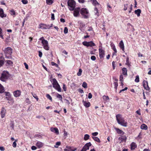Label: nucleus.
<instances>
[{
	"label": "nucleus",
	"mask_w": 151,
	"mask_h": 151,
	"mask_svg": "<svg viewBox=\"0 0 151 151\" xmlns=\"http://www.w3.org/2000/svg\"><path fill=\"white\" fill-rule=\"evenodd\" d=\"M116 120L118 123L124 127H126L127 126V123L125 121L121 115L119 114H117L116 116Z\"/></svg>",
	"instance_id": "nucleus-1"
},
{
	"label": "nucleus",
	"mask_w": 151,
	"mask_h": 151,
	"mask_svg": "<svg viewBox=\"0 0 151 151\" xmlns=\"http://www.w3.org/2000/svg\"><path fill=\"white\" fill-rule=\"evenodd\" d=\"M3 51L5 54L6 58H11V55L12 53V49L9 47L5 48L3 50Z\"/></svg>",
	"instance_id": "nucleus-2"
},
{
	"label": "nucleus",
	"mask_w": 151,
	"mask_h": 151,
	"mask_svg": "<svg viewBox=\"0 0 151 151\" xmlns=\"http://www.w3.org/2000/svg\"><path fill=\"white\" fill-rule=\"evenodd\" d=\"M52 81L51 80L52 82V84L53 87L56 90H57L59 92L61 91V88L60 85L58 83L56 80L54 78L52 79Z\"/></svg>",
	"instance_id": "nucleus-3"
},
{
	"label": "nucleus",
	"mask_w": 151,
	"mask_h": 151,
	"mask_svg": "<svg viewBox=\"0 0 151 151\" xmlns=\"http://www.w3.org/2000/svg\"><path fill=\"white\" fill-rule=\"evenodd\" d=\"M9 75V73L8 72L6 71H3L2 73L0 78V80L4 82L6 81L8 79Z\"/></svg>",
	"instance_id": "nucleus-4"
},
{
	"label": "nucleus",
	"mask_w": 151,
	"mask_h": 151,
	"mask_svg": "<svg viewBox=\"0 0 151 151\" xmlns=\"http://www.w3.org/2000/svg\"><path fill=\"white\" fill-rule=\"evenodd\" d=\"M80 13L84 18L86 19L88 18L89 12L86 9L82 8L80 11Z\"/></svg>",
	"instance_id": "nucleus-5"
},
{
	"label": "nucleus",
	"mask_w": 151,
	"mask_h": 151,
	"mask_svg": "<svg viewBox=\"0 0 151 151\" xmlns=\"http://www.w3.org/2000/svg\"><path fill=\"white\" fill-rule=\"evenodd\" d=\"M68 4L70 7L69 9L70 10H74L76 6V2L73 0H69L68 2Z\"/></svg>",
	"instance_id": "nucleus-6"
},
{
	"label": "nucleus",
	"mask_w": 151,
	"mask_h": 151,
	"mask_svg": "<svg viewBox=\"0 0 151 151\" xmlns=\"http://www.w3.org/2000/svg\"><path fill=\"white\" fill-rule=\"evenodd\" d=\"M41 42L44 49L47 50H49V47L48 46V42L46 40H43Z\"/></svg>",
	"instance_id": "nucleus-7"
},
{
	"label": "nucleus",
	"mask_w": 151,
	"mask_h": 151,
	"mask_svg": "<svg viewBox=\"0 0 151 151\" xmlns=\"http://www.w3.org/2000/svg\"><path fill=\"white\" fill-rule=\"evenodd\" d=\"M83 45L87 47H92L95 45V44L92 41L89 42H83Z\"/></svg>",
	"instance_id": "nucleus-8"
},
{
	"label": "nucleus",
	"mask_w": 151,
	"mask_h": 151,
	"mask_svg": "<svg viewBox=\"0 0 151 151\" xmlns=\"http://www.w3.org/2000/svg\"><path fill=\"white\" fill-rule=\"evenodd\" d=\"M91 144L90 142L87 143L83 147L81 151H86L89 149V147L91 145Z\"/></svg>",
	"instance_id": "nucleus-9"
},
{
	"label": "nucleus",
	"mask_w": 151,
	"mask_h": 151,
	"mask_svg": "<svg viewBox=\"0 0 151 151\" xmlns=\"http://www.w3.org/2000/svg\"><path fill=\"white\" fill-rule=\"evenodd\" d=\"M73 15L75 17H77L79 15V12L80 11V8L79 7L74 9Z\"/></svg>",
	"instance_id": "nucleus-10"
},
{
	"label": "nucleus",
	"mask_w": 151,
	"mask_h": 151,
	"mask_svg": "<svg viewBox=\"0 0 151 151\" xmlns=\"http://www.w3.org/2000/svg\"><path fill=\"white\" fill-rule=\"evenodd\" d=\"M143 85L145 88L147 90H149L150 88L148 86L147 81L144 80L143 82Z\"/></svg>",
	"instance_id": "nucleus-11"
},
{
	"label": "nucleus",
	"mask_w": 151,
	"mask_h": 151,
	"mask_svg": "<svg viewBox=\"0 0 151 151\" xmlns=\"http://www.w3.org/2000/svg\"><path fill=\"white\" fill-rule=\"evenodd\" d=\"M21 93V91L19 90L15 91L13 92L14 95L15 97H19L20 96Z\"/></svg>",
	"instance_id": "nucleus-12"
},
{
	"label": "nucleus",
	"mask_w": 151,
	"mask_h": 151,
	"mask_svg": "<svg viewBox=\"0 0 151 151\" xmlns=\"http://www.w3.org/2000/svg\"><path fill=\"white\" fill-rule=\"evenodd\" d=\"M99 56L100 58H101L104 57V51L102 48H99Z\"/></svg>",
	"instance_id": "nucleus-13"
},
{
	"label": "nucleus",
	"mask_w": 151,
	"mask_h": 151,
	"mask_svg": "<svg viewBox=\"0 0 151 151\" xmlns=\"http://www.w3.org/2000/svg\"><path fill=\"white\" fill-rule=\"evenodd\" d=\"M50 130L52 132H54L55 133L57 134H59V130L58 128L56 127L55 128H51L50 129Z\"/></svg>",
	"instance_id": "nucleus-14"
},
{
	"label": "nucleus",
	"mask_w": 151,
	"mask_h": 151,
	"mask_svg": "<svg viewBox=\"0 0 151 151\" xmlns=\"http://www.w3.org/2000/svg\"><path fill=\"white\" fill-rule=\"evenodd\" d=\"M6 113V110L4 108H2L1 112V115L2 118H3L5 116Z\"/></svg>",
	"instance_id": "nucleus-15"
},
{
	"label": "nucleus",
	"mask_w": 151,
	"mask_h": 151,
	"mask_svg": "<svg viewBox=\"0 0 151 151\" xmlns=\"http://www.w3.org/2000/svg\"><path fill=\"white\" fill-rule=\"evenodd\" d=\"M121 137L119 138V139L121 140V142L126 141L127 139V137L125 135H121Z\"/></svg>",
	"instance_id": "nucleus-16"
},
{
	"label": "nucleus",
	"mask_w": 151,
	"mask_h": 151,
	"mask_svg": "<svg viewBox=\"0 0 151 151\" xmlns=\"http://www.w3.org/2000/svg\"><path fill=\"white\" fill-rule=\"evenodd\" d=\"M119 46L122 49V50L124 52V45L122 40H121L119 43Z\"/></svg>",
	"instance_id": "nucleus-17"
},
{
	"label": "nucleus",
	"mask_w": 151,
	"mask_h": 151,
	"mask_svg": "<svg viewBox=\"0 0 151 151\" xmlns=\"http://www.w3.org/2000/svg\"><path fill=\"white\" fill-rule=\"evenodd\" d=\"M6 15L4 14V11L3 9L1 8H0V17L2 18L5 17Z\"/></svg>",
	"instance_id": "nucleus-18"
},
{
	"label": "nucleus",
	"mask_w": 151,
	"mask_h": 151,
	"mask_svg": "<svg viewBox=\"0 0 151 151\" xmlns=\"http://www.w3.org/2000/svg\"><path fill=\"white\" fill-rule=\"evenodd\" d=\"M131 149V150H134L137 147V145L136 143L134 142H132L130 145Z\"/></svg>",
	"instance_id": "nucleus-19"
},
{
	"label": "nucleus",
	"mask_w": 151,
	"mask_h": 151,
	"mask_svg": "<svg viewBox=\"0 0 151 151\" xmlns=\"http://www.w3.org/2000/svg\"><path fill=\"white\" fill-rule=\"evenodd\" d=\"M114 129L118 134L122 135L124 134V133L122 130L116 128H115Z\"/></svg>",
	"instance_id": "nucleus-20"
},
{
	"label": "nucleus",
	"mask_w": 151,
	"mask_h": 151,
	"mask_svg": "<svg viewBox=\"0 0 151 151\" xmlns=\"http://www.w3.org/2000/svg\"><path fill=\"white\" fill-rule=\"evenodd\" d=\"M83 102L84 105L86 107H88L90 106V103L89 102H87L86 101L83 100Z\"/></svg>",
	"instance_id": "nucleus-21"
},
{
	"label": "nucleus",
	"mask_w": 151,
	"mask_h": 151,
	"mask_svg": "<svg viewBox=\"0 0 151 151\" xmlns=\"http://www.w3.org/2000/svg\"><path fill=\"white\" fill-rule=\"evenodd\" d=\"M141 12V11L140 9H138L134 11V13L137 14V16L139 17L140 16V14Z\"/></svg>",
	"instance_id": "nucleus-22"
},
{
	"label": "nucleus",
	"mask_w": 151,
	"mask_h": 151,
	"mask_svg": "<svg viewBox=\"0 0 151 151\" xmlns=\"http://www.w3.org/2000/svg\"><path fill=\"white\" fill-rule=\"evenodd\" d=\"M122 74L127 76V70L126 68H122Z\"/></svg>",
	"instance_id": "nucleus-23"
},
{
	"label": "nucleus",
	"mask_w": 151,
	"mask_h": 151,
	"mask_svg": "<svg viewBox=\"0 0 151 151\" xmlns=\"http://www.w3.org/2000/svg\"><path fill=\"white\" fill-rule=\"evenodd\" d=\"M43 143L40 142H37L36 144V146L39 148L43 146Z\"/></svg>",
	"instance_id": "nucleus-24"
},
{
	"label": "nucleus",
	"mask_w": 151,
	"mask_h": 151,
	"mask_svg": "<svg viewBox=\"0 0 151 151\" xmlns=\"http://www.w3.org/2000/svg\"><path fill=\"white\" fill-rule=\"evenodd\" d=\"M141 129H142L147 130V127L146 124H143L141 126Z\"/></svg>",
	"instance_id": "nucleus-25"
},
{
	"label": "nucleus",
	"mask_w": 151,
	"mask_h": 151,
	"mask_svg": "<svg viewBox=\"0 0 151 151\" xmlns=\"http://www.w3.org/2000/svg\"><path fill=\"white\" fill-rule=\"evenodd\" d=\"M4 91V87L0 84V93H3Z\"/></svg>",
	"instance_id": "nucleus-26"
},
{
	"label": "nucleus",
	"mask_w": 151,
	"mask_h": 151,
	"mask_svg": "<svg viewBox=\"0 0 151 151\" xmlns=\"http://www.w3.org/2000/svg\"><path fill=\"white\" fill-rule=\"evenodd\" d=\"M92 138L94 139L95 141L98 142H100V140L99 139V138H98L97 137H92Z\"/></svg>",
	"instance_id": "nucleus-27"
},
{
	"label": "nucleus",
	"mask_w": 151,
	"mask_h": 151,
	"mask_svg": "<svg viewBox=\"0 0 151 151\" xmlns=\"http://www.w3.org/2000/svg\"><path fill=\"white\" fill-rule=\"evenodd\" d=\"M66 147L68 151H74L76 150V149H73L72 147L70 146H66Z\"/></svg>",
	"instance_id": "nucleus-28"
},
{
	"label": "nucleus",
	"mask_w": 151,
	"mask_h": 151,
	"mask_svg": "<svg viewBox=\"0 0 151 151\" xmlns=\"http://www.w3.org/2000/svg\"><path fill=\"white\" fill-rule=\"evenodd\" d=\"M90 137V136L88 134H86L85 135L83 139L85 140H87Z\"/></svg>",
	"instance_id": "nucleus-29"
},
{
	"label": "nucleus",
	"mask_w": 151,
	"mask_h": 151,
	"mask_svg": "<svg viewBox=\"0 0 151 151\" xmlns=\"http://www.w3.org/2000/svg\"><path fill=\"white\" fill-rule=\"evenodd\" d=\"M53 0H47L46 3L47 4L51 5L53 3Z\"/></svg>",
	"instance_id": "nucleus-30"
},
{
	"label": "nucleus",
	"mask_w": 151,
	"mask_h": 151,
	"mask_svg": "<svg viewBox=\"0 0 151 151\" xmlns=\"http://www.w3.org/2000/svg\"><path fill=\"white\" fill-rule=\"evenodd\" d=\"M135 81L136 83H138L139 82V76L137 75L136 76V78L135 79Z\"/></svg>",
	"instance_id": "nucleus-31"
},
{
	"label": "nucleus",
	"mask_w": 151,
	"mask_h": 151,
	"mask_svg": "<svg viewBox=\"0 0 151 151\" xmlns=\"http://www.w3.org/2000/svg\"><path fill=\"white\" fill-rule=\"evenodd\" d=\"M57 97L59 98L61 101H62V97L61 95L58 93L57 95Z\"/></svg>",
	"instance_id": "nucleus-32"
},
{
	"label": "nucleus",
	"mask_w": 151,
	"mask_h": 151,
	"mask_svg": "<svg viewBox=\"0 0 151 151\" xmlns=\"http://www.w3.org/2000/svg\"><path fill=\"white\" fill-rule=\"evenodd\" d=\"M61 142H56L55 145L54 146V147L55 148H58L59 146L60 145Z\"/></svg>",
	"instance_id": "nucleus-33"
},
{
	"label": "nucleus",
	"mask_w": 151,
	"mask_h": 151,
	"mask_svg": "<svg viewBox=\"0 0 151 151\" xmlns=\"http://www.w3.org/2000/svg\"><path fill=\"white\" fill-rule=\"evenodd\" d=\"M82 86L84 88H87V84L85 82H84L82 85Z\"/></svg>",
	"instance_id": "nucleus-34"
},
{
	"label": "nucleus",
	"mask_w": 151,
	"mask_h": 151,
	"mask_svg": "<svg viewBox=\"0 0 151 151\" xmlns=\"http://www.w3.org/2000/svg\"><path fill=\"white\" fill-rule=\"evenodd\" d=\"M128 7V4H124V11L126 10Z\"/></svg>",
	"instance_id": "nucleus-35"
},
{
	"label": "nucleus",
	"mask_w": 151,
	"mask_h": 151,
	"mask_svg": "<svg viewBox=\"0 0 151 151\" xmlns=\"http://www.w3.org/2000/svg\"><path fill=\"white\" fill-rule=\"evenodd\" d=\"M82 73V70L80 68L78 72L77 73V75L78 76H81Z\"/></svg>",
	"instance_id": "nucleus-36"
},
{
	"label": "nucleus",
	"mask_w": 151,
	"mask_h": 151,
	"mask_svg": "<svg viewBox=\"0 0 151 151\" xmlns=\"http://www.w3.org/2000/svg\"><path fill=\"white\" fill-rule=\"evenodd\" d=\"M103 98L105 101H107L109 99V97L108 96H103Z\"/></svg>",
	"instance_id": "nucleus-37"
},
{
	"label": "nucleus",
	"mask_w": 151,
	"mask_h": 151,
	"mask_svg": "<svg viewBox=\"0 0 151 151\" xmlns=\"http://www.w3.org/2000/svg\"><path fill=\"white\" fill-rule=\"evenodd\" d=\"M17 141V140H15V141L13 142L12 146L14 147H16L17 146V143L16 142Z\"/></svg>",
	"instance_id": "nucleus-38"
},
{
	"label": "nucleus",
	"mask_w": 151,
	"mask_h": 151,
	"mask_svg": "<svg viewBox=\"0 0 151 151\" xmlns=\"http://www.w3.org/2000/svg\"><path fill=\"white\" fill-rule=\"evenodd\" d=\"M32 94L33 97L36 99L37 101H38L39 99L36 95L35 94H33L32 93Z\"/></svg>",
	"instance_id": "nucleus-39"
},
{
	"label": "nucleus",
	"mask_w": 151,
	"mask_h": 151,
	"mask_svg": "<svg viewBox=\"0 0 151 151\" xmlns=\"http://www.w3.org/2000/svg\"><path fill=\"white\" fill-rule=\"evenodd\" d=\"M0 37L2 39H3V36L2 35V30L1 28L0 27Z\"/></svg>",
	"instance_id": "nucleus-40"
},
{
	"label": "nucleus",
	"mask_w": 151,
	"mask_h": 151,
	"mask_svg": "<svg viewBox=\"0 0 151 151\" xmlns=\"http://www.w3.org/2000/svg\"><path fill=\"white\" fill-rule=\"evenodd\" d=\"M5 62L9 65H12V64L13 63L10 60H6Z\"/></svg>",
	"instance_id": "nucleus-41"
},
{
	"label": "nucleus",
	"mask_w": 151,
	"mask_h": 151,
	"mask_svg": "<svg viewBox=\"0 0 151 151\" xmlns=\"http://www.w3.org/2000/svg\"><path fill=\"white\" fill-rule=\"evenodd\" d=\"M4 62L3 60H0V67L4 64Z\"/></svg>",
	"instance_id": "nucleus-42"
},
{
	"label": "nucleus",
	"mask_w": 151,
	"mask_h": 151,
	"mask_svg": "<svg viewBox=\"0 0 151 151\" xmlns=\"http://www.w3.org/2000/svg\"><path fill=\"white\" fill-rule=\"evenodd\" d=\"M44 25H45V24H40V28L42 29H45L44 28V27H45V26Z\"/></svg>",
	"instance_id": "nucleus-43"
},
{
	"label": "nucleus",
	"mask_w": 151,
	"mask_h": 151,
	"mask_svg": "<svg viewBox=\"0 0 151 151\" xmlns=\"http://www.w3.org/2000/svg\"><path fill=\"white\" fill-rule=\"evenodd\" d=\"M45 24V25H44L45 26V27H44V28L45 29H47L50 28L49 25H47L45 24Z\"/></svg>",
	"instance_id": "nucleus-44"
},
{
	"label": "nucleus",
	"mask_w": 151,
	"mask_h": 151,
	"mask_svg": "<svg viewBox=\"0 0 151 151\" xmlns=\"http://www.w3.org/2000/svg\"><path fill=\"white\" fill-rule=\"evenodd\" d=\"M93 4L95 5L99 4V3L96 0H93Z\"/></svg>",
	"instance_id": "nucleus-45"
},
{
	"label": "nucleus",
	"mask_w": 151,
	"mask_h": 151,
	"mask_svg": "<svg viewBox=\"0 0 151 151\" xmlns=\"http://www.w3.org/2000/svg\"><path fill=\"white\" fill-rule=\"evenodd\" d=\"M22 2L24 4H27L28 2L27 0H22Z\"/></svg>",
	"instance_id": "nucleus-46"
},
{
	"label": "nucleus",
	"mask_w": 151,
	"mask_h": 151,
	"mask_svg": "<svg viewBox=\"0 0 151 151\" xmlns=\"http://www.w3.org/2000/svg\"><path fill=\"white\" fill-rule=\"evenodd\" d=\"M46 97L48 99H49L50 100L52 101V98L51 97L49 94H47L46 95Z\"/></svg>",
	"instance_id": "nucleus-47"
},
{
	"label": "nucleus",
	"mask_w": 151,
	"mask_h": 151,
	"mask_svg": "<svg viewBox=\"0 0 151 151\" xmlns=\"http://www.w3.org/2000/svg\"><path fill=\"white\" fill-rule=\"evenodd\" d=\"M68 32V29L67 27H65L64 29V33L65 34H66Z\"/></svg>",
	"instance_id": "nucleus-48"
},
{
	"label": "nucleus",
	"mask_w": 151,
	"mask_h": 151,
	"mask_svg": "<svg viewBox=\"0 0 151 151\" xmlns=\"http://www.w3.org/2000/svg\"><path fill=\"white\" fill-rule=\"evenodd\" d=\"M10 14L11 15H14L15 14V12L13 10H12L10 11Z\"/></svg>",
	"instance_id": "nucleus-49"
},
{
	"label": "nucleus",
	"mask_w": 151,
	"mask_h": 151,
	"mask_svg": "<svg viewBox=\"0 0 151 151\" xmlns=\"http://www.w3.org/2000/svg\"><path fill=\"white\" fill-rule=\"evenodd\" d=\"M119 80L121 82L123 81V77L122 75H121L120 76Z\"/></svg>",
	"instance_id": "nucleus-50"
},
{
	"label": "nucleus",
	"mask_w": 151,
	"mask_h": 151,
	"mask_svg": "<svg viewBox=\"0 0 151 151\" xmlns=\"http://www.w3.org/2000/svg\"><path fill=\"white\" fill-rule=\"evenodd\" d=\"M91 60L94 61L96 60V57L95 56L93 55L91 56Z\"/></svg>",
	"instance_id": "nucleus-51"
},
{
	"label": "nucleus",
	"mask_w": 151,
	"mask_h": 151,
	"mask_svg": "<svg viewBox=\"0 0 151 151\" xmlns=\"http://www.w3.org/2000/svg\"><path fill=\"white\" fill-rule=\"evenodd\" d=\"M98 134V132H93L92 133V134L93 136H97Z\"/></svg>",
	"instance_id": "nucleus-52"
},
{
	"label": "nucleus",
	"mask_w": 151,
	"mask_h": 151,
	"mask_svg": "<svg viewBox=\"0 0 151 151\" xmlns=\"http://www.w3.org/2000/svg\"><path fill=\"white\" fill-rule=\"evenodd\" d=\"M63 88L64 91H66V88L65 84H63Z\"/></svg>",
	"instance_id": "nucleus-53"
},
{
	"label": "nucleus",
	"mask_w": 151,
	"mask_h": 151,
	"mask_svg": "<svg viewBox=\"0 0 151 151\" xmlns=\"http://www.w3.org/2000/svg\"><path fill=\"white\" fill-rule=\"evenodd\" d=\"M114 88L116 89L117 88V86H118V83L117 82H114Z\"/></svg>",
	"instance_id": "nucleus-54"
},
{
	"label": "nucleus",
	"mask_w": 151,
	"mask_h": 151,
	"mask_svg": "<svg viewBox=\"0 0 151 151\" xmlns=\"http://www.w3.org/2000/svg\"><path fill=\"white\" fill-rule=\"evenodd\" d=\"M136 113L138 114L139 115H141V113H140V109H138V110H137V111H136Z\"/></svg>",
	"instance_id": "nucleus-55"
},
{
	"label": "nucleus",
	"mask_w": 151,
	"mask_h": 151,
	"mask_svg": "<svg viewBox=\"0 0 151 151\" xmlns=\"http://www.w3.org/2000/svg\"><path fill=\"white\" fill-rule=\"evenodd\" d=\"M51 64L52 65H55L56 67H57L58 66L57 64L53 62H51Z\"/></svg>",
	"instance_id": "nucleus-56"
},
{
	"label": "nucleus",
	"mask_w": 151,
	"mask_h": 151,
	"mask_svg": "<svg viewBox=\"0 0 151 151\" xmlns=\"http://www.w3.org/2000/svg\"><path fill=\"white\" fill-rule=\"evenodd\" d=\"M24 65L25 66V67L27 69H28V65L26 63H24Z\"/></svg>",
	"instance_id": "nucleus-57"
},
{
	"label": "nucleus",
	"mask_w": 151,
	"mask_h": 151,
	"mask_svg": "<svg viewBox=\"0 0 151 151\" xmlns=\"http://www.w3.org/2000/svg\"><path fill=\"white\" fill-rule=\"evenodd\" d=\"M26 103H28L29 104H30V101H29V99L28 98L26 99Z\"/></svg>",
	"instance_id": "nucleus-58"
},
{
	"label": "nucleus",
	"mask_w": 151,
	"mask_h": 151,
	"mask_svg": "<svg viewBox=\"0 0 151 151\" xmlns=\"http://www.w3.org/2000/svg\"><path fill=\"white\" fill-rule=\"evenodd\" d=\"M132 5L131 4L130 5V9H129L130 10L129 11V13H130L131 12V11H132Z\"/></svg>",
	"instance_id": "nucleus-59"
},
{
	"label": "nucleus",
	"mask_w": 151,
	"mask_h": 151,
	"mask_svg": "<svg viewBox=\"0 0 151 151\" xmlns=\"http://www.w3.org/2000/svg\"><path fill=\"white\" fill-rule=\"evenodd\" d=\"M39 56L40 58L42 56V53L40 51H39Z\"/></svg>",
	"instance_id": "nucleus-60"
},
{
	"label": "nucleus",
	"mask_w": 151,
	"mask_h": 151,
	"mask_svg": "<svg viewBox=\"0 0 151 151\" xmlns=\"http://www.w3.org/2000/svg\"><path fill=\"white\" fill-rule=\"evenodd\" d=\"M65 100L66 101V103L68 105H69L70 104V102L69 101V100H68L67 99H65Z\"/></svg>",
	"instance_id": "nucleus-61"
},
{
	"label": "nucleus",
	"mask_w": 151,
	"mask_h": 151,
	"mask_svg": "<svg viewBox=\"0 0 151 151\" xmlns=\"http://www.w3.org/2000/svg\"><path fill=\"white\" fill-rule=\"evenodd\" d=\"M0 150L1 151H4L5 150V148L3 147H0Z\"/></svg>",
	"instance_id": "nucleus-62"
},
{
	"label": "nucleus",
	"mask_w": 151,
	"mask_h": 151,
	"mask_svg": "<svg viewBox=\"0 0 151 151\" xmlns=\"http://www.w3.org/2000/svg\"><path fill=\"white\" fill-rule=\"evenodd\" d=\"M92 97V95L91 93H89L88 95V98L90 99Z\"/></svg>",
	"instance_id": "nucleus-63"
},
{
	"label": "nucleus",
	"mask_w": 151,
	"mask_h": 151,
	"mask_svg": "<svg viewBox=\"0 0 151 151\" xmlns=\"http://www.w3.org/2000/svg\"><path fill=\"white\" fill-rule=\"evenodd\" d=\"M36 147L34 146H33L31 147V149L33 150H35L36 149Z\"/></svg>",
	"instance_id": "nucleus-64"
}]
</instances>
